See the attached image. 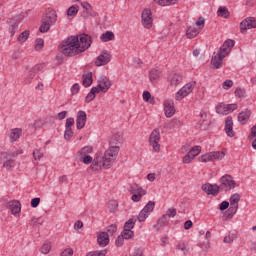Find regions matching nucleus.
I'll return each instance as SVG.
<instances>
[{
    "label": "nucleus",
    "instance_id": "nucleus-2",
    "mask_svg": "<svg viewBox=\"0 0 256 256\" xmlns=\"http://www.w3.org/2000/svg\"><path fill=\"white\" fill-rule=\"evenodd\" d=\"M237 183L233 180V176L225 174L220 178V185L217 184H203L201 189L207 195H217L219 191H231L235 189Z\"/></svg>",
    "mask_w": 256,
    "mask_h": 256
},
{
    "label": "nucleus",
    "instance_id": "nucleus-52",
    "mask_svg": "<svg viewBox=\"0 0 256 256\" xmlns=\"http://www.w3.org/2000/svg\"><path fill=\"white\" fill-rule=\"evenodd\" d=\"M13 165H15V160L9 159L4 162L3 167H5V169L9 171V169H11Z\"/></svg>",
    "mask_w": 256,
    "mask_h": 256
},
{
    "label": "nucleus",
    "instance_id": "nucleus-31",
    "mask_svg": "<svg viewBox=\"0 0 256 256\" xmlns=\"http://www.w3.org/2000/svg\"><path fill=\"white\" fill-rule=\"evenodd\" d=\"M142 210H144V212L148 215H151V213H153L155 210V202L149 201Z\"/></svg>",
    "mask_w": 256,
    "mask_h": 256
},
{
    "label": "nucleus",
    "instance_id": "nucleus-28",
    "mask_svg": "<svg viewBox=\"0 0 256 256\" xmlns=\"http://www.w3.org/2000/svg\"><path fill=\"white\" fill-rule=\"evenodd\" d=\"M90 169H92V171H99V169H101V157L98 156L92 160Z\"/></svg>",
    "mask_w": 256,
    "mask_h": 256
},
{
    "label": "nucleus",
    "instance_id": "nucleus-11",
    "mask_svg": "<svg viewBox=\"0 0 256 256\" xmlns=\"http://www.w3.org/2000/svg\"><path fill=\"white\" fill-rule=\"evenodd\" d=\"M131 193H135L132 195V201H134L135 203L141 201V197H143V195H147V191H145L143 188H141V186L137 184H134L131 187Z\"/></svg>",
    "mask_w": 256,
    "mask_h": 256
},
{
    "label": "nucleus",
    "instance_id": "nucleus-33",
    "mask_svg": "<svg viewBox=\"0 0 256 256\" xmlns=\"http://www.w3.org/2000/svg\"><path fill=\"white\" fill-rule=\"evenodd\" d=\"M142 96L143 100L146 101V103H149L150 105H155V98L151 97V92L144 91Z\"/></svg>",
    "mask_w": 256,
    "mask_h": 256
},
{
    "label": "nucleus",
    "instance_id": "nucleus-27",
    "mask_svg": "<svg viewBox=\"0 0 256 256\" xmlns=\"http://www.w3.org/2000/svg\"><path fill=\"white\" fill-rule=\"evenodd\" d=\"M160 76H161V72H159V70H157V69H152L149 73V79H150L151 83H155V82L159 81Z\"/></svg>",
    "mask_w": 256,
    "mask_h": 256
},
{
    "label": "nucleus",
    "instance_id": "nucleus-37",
    "mask_svg": "<svg viewBox=\"0 0 256 256\" xmlns=\"http://www.w3.org/2000/svg\"><path fill=\"white\" fill-rule=\"evenodd\" d=\"M18 27H19V24H17V20H15V19L10 20L9 32H10L12 35H15V33H16Z\"/></svg>",
    "mask_w": 256,
    "mask_h": 256
},
{
    "label": "nucleus",
    "instance_id": "nucleus-8",
    "mask_svg": "<svg viewBox=\"0 0 256 256\" xmlns=\"http://www.w3.org/2000/svg\"><path fill=\"white\" fill-rule=\"evenodd\" d=\"M141 19L145 29H151V27H153V14L151 13V9H144L142 11Z\"/></svg>",
    "mask_w": 256,
    "mask_h": 256
},
{
    "label": "nucleus",
    "instance_id": "nucleus-21",
    "mask_svg": "<svg viewBox=\"0 0 256 256\" xmlns=\"http://www.w3.org/2000/svg\"><path fill=\"white\" fill-rule=\"evenodd\" d=\"M82 83L84 87H91V85H93V72H84L82 75Z\"/></svg>",
    "mask_w": 256,
    "mask_h": 256
},
{
    "label": "nucleus",
    "instance_id": "nucleus-54",
    "mask_svg": "<svg viewBox=\"0 0 256 256\" xmlns=\"http://www.w3.org/2000/svg\"><path fill=\"white\" fill-rule=\"evenodd\" d=\"M164 215H166V219L168 217H172L173 218V217H175L177 215V210L175 208H169L167 210L166 214H164Z\"/></svg>",
    "mask_w": 256,
    "mask_h": 256
},
{
    "label": "nucleus",
    "instance_id": "nucleus-12",
    "mask_svg": "<svg viewBox=\"0 0 256 256\" xmlns=\"http://www.w3.org/2000/svg\"><path fill=\"white\" fill-rule=\"evenodd\" d=\"M110 61H111V53L107 50H104L97 57L95 65L96 67H101L102 65H107Z\"/></svg>",
    "mask_w": 256,
    "mask_h": 256
},
{
    "label": "nucleus",
    "instance_id": "nucleus-30",
    "mask_svg": "<svg viewBox=\"0 0 256 256\" xmlns=\"http://www.w3.org/2000/svg\"><path fill=\"white\" fill-rule=\"evenodd\" d=\"M237 239V231L229 232L227 236L224 237V243H233Z\"/></svg>",
    "mask_w": 256,
    "mask_h": 256
},
{
    "label": "nucleus",
    "instance_id": "nucleus-45",
    "mask_svg": "<svg viewBox=\"0 0 256 256\" xmlns=\"http://www.w3.org/2000/svg\"><path fill=\"white\" fill-rule=\"evenodd\" d=\"M133 235H135V233L133 232V230H123V232L121 233V236L124 237V239H132Z\"/></svg>",
    "mask_w": 256,
    "mask_h": 256
},
{
    "label": "nucleus",
    "instance_id": "nucleus-41",
    "mask_svg": "<svg viewBox=\"0 0 256 256\" xmlns=\"http://www.w3.org/2000/svg\"><path fill=\"white\" fill-rule=\"evenodd\" d=\"M212 155V161H221V159H223V157H225V152H220V151H216V152H210Z\"/></svg>",
    "mask_w": 256,
    "mask_h": 256
},
{
    "label": "nucleus",
    "instance_id": "nucleus-16",
    "mask_svg": "<svg viewBox=\"0 0 256 256\" xmlns=\"http://www.w3.org/2000/svg\"><path fill=\"white\" fill-rule=\"evenodd\" d=\"M7 209H9L12 215H17V213H21V202L17 200H12L7 203Z\"/></svg>",
    "mask_w": 256,
    "mask_h": 256
},
{
    "label": "nucleus",
    "instance_id": "nucleus-20",
    "mask_svg": "<svg viewBox=\"0 0 256 256\" xmlns=\"http://www.w3.org/2000/svg\"><path fill=\"white\" fill-rule=\"evenodd\" d=\"M97 243L100 247H107L109 245V233L101 232L98 234Z\"/></svg>",
    "mask_w": 256,
    "mask_h": 256
},
{
    "label": "nucleus",
    "instance_id": "nucleus-19",
    "mask_svg": "<svg viewBox=\"0 0 256 256\" xmlns=\"http://www.w3.org/2000/svg\"><path fill=\"white\" fill-rule=\"evenodd\" d=\"M167 225H169V219L167 218V215H162V217L153 225V228L156 229V231H161V229L167 227Z\"/></svg>",
    "mask_w": 256,
    "mask_h": 256
},
{
    "label": "nucleus",
    "instance_id": "nucleus-46",
    "mask_svg": "<svg viewBox=\"0 0 256 256\" xmlns=\"http://www.w3.org/2000/svg\"><path fill=\"white\" fill-rule=\"evenodd\" d=\"M147 217H149V214L145 212V210H141L137 217V220L139 221V223H143V221H145Z\"/></svg>",
    "mask_w": 256,
    "mask_h": 256
},
{
    "label": "nucleus",
    "instance_id": "nucleus-15",
    "mask_svg": "<svg viewBox=\"0 0 256 256\" xmlns=\"http://www.w3.org/2000/svg\"><path fill=\"white\" fill-rule=\"evenodd\" d=\"M112 85L113 84L111 83V80H109V78H107V76L100 77V84H98V87H99L100 91H102V93H107V91H109V89H111Z\"/></svg>",
    "mask_w": 256,
    "mask_h": 256
},
{
    "label": "nucleus",
    "instance_id": "nucleus-6",
    "mask_svg": "<svg viewBox=\"0 0 256 256\" xmlns=\"http://www.w3.org/2000/svg\"><path fill=\"white\" fill-rule=\"evenodd\" d=\"M160 141H161V133L159 132V129H154L150 134L149 143L152 149L156 152L161 151V145H159Z\"/></svg>",
    "mask_w": 256,
    "mask_h": 256
},
{
    "label": "nucleus",
    "instance_id": "nucleus-59",
    "mask_svg": "<svg viewBox=\"0 0 256 256\" xmlns=\"http://www.w3.org/2000/svg\"><path fill=\"white\" fill-rule=\"evenodd\" d=\"M223 89H231L233 87V80H226L222 84Z\"/></svg>",
    "mask_w": 256,
    "mask_h": 256
},
{
    "label": "nucleus",
    "instance_id": "nucleus-44",
    "mask_svg": "<svg viewBox=\"0 0 256 256\" xmlns=\"http://www.w3.org/2000/svg\"><path fill=\"white\" fill-rule=\"evenodd\" d=\"M81 6L83 7V9H85L88 13V17H95V13H91V4L87 3V2H82Z\"/></svg>",
    "mask_w": 256,
    "mask_h": 256
},
{
    "label": "nucleus",
    "instance_id": "nucleus-56",
    "mask_svg": "<svg viewBox=\"0 0 256 256\" xmlns=\"http://www.w3.org/2000/svg\"><path fill=\"white\" fill-rule=\"evenodd\" d=\"M107 233H109V235L117 233V224H111L110 226H108Z\"/></svg>",
    "mask_w": 256,
    "mask_h": 256
},
{
    "label": "nucleus",
    "instance_id": "nucleus-14",
    "mask_svg": "<svg viewBox=\"0 0 256 256\" xmlns=\"http://www.w3.org/2000/svg\"><path fill=\"white\" fill-rule=\"evenodd\" d=\"M86 123H87V113L83 110H79L77 112V117H76L77 129H79V130L83 129V127H85Z\"/></svg>",
    "mask_w": 256,
    "mask_h": 256
},
{
    "label": "nucleus",
    "instance_id": "nucleus-7",
    "mask_svg": "<svg viewBox=\"0 0 256 256\" xmlns=\"http://www.w3.org/2000/svg\"><path fill=\"white\" fill-rule=\"evenodd\" d=\"M196 82H190L183 86L177 93H176V101H181V99H184V97H187L190 93L193 92V89L195 88Z\"/></svg>",
    "mask_w": 256,
    "mask_h": 256
},
{
    "label": "nucleus",
    "instance_id": "nucleus-47",
    "mask_svg": "<svg viewBox=\"0 0 256 256\" xmlns=\"http://www.w3.org/2000/svg\"><path fill=\"white\" fill-rule=\"evenodd\" d=\"M45 44V41L42 38H38L35 41V50L41 51L43 49V45Z\"/></svg>",
    "mask_w": 256,
    "mask_h": 256
},
{
    "label": "nucleus",
    "instance_id": "nucleus-17",
    "mask_svg": "<svg viewBox=\"0 0 256 256\" xmlns=\"http://www.w3.org/2000/svg\"><path fill=\"white\" fill-rule=\"evenodd\" d=\"M225 132L227 137H235V131H233V117L228 116L225 120Z\"/></svg>",
    "mask_w": 256,
    "mask_h": 256
},
{
    "label": "nucleus",
    "instance_id": "nucleus-39",
    "mask_svg": "<svg viewBox=\"0 0 256 256\" xmlns=\"http://www.w3.org/2000/svg\"><path fill=\"white\" fill-rule=\"evenodd\" d=\"M155 3L161 5L162 7H166L167 5H175L179 0H154Z\"/></svg>",
    "mask_w": 256,
    "mask_h": 256
},
{
    "label": "nucleus",
    "instance_id": "nucleus-61",
    "mask_svg": "<svg viewBox=\"0 0 256 256\" xmlns=\"http://www.w3.org/2000/svg\"><path fill=\"white\" fill-rule=\"evenodd\" d=\"M254 137H256V125H254V126L251 128V132H250V134L248 135V141H252Z\"/></svg>",
    "mask_w": 256,
    "mask_h": 256
},
{
    "label": "nucleus",
    "instance_id": "nucleus-40",
    "mask_svg": "<svg viewBox=\"0 0 256 256\" xmlns=\"http://www.w3.org/2000/svg\"><path fill=\"white\" fill-rule=\"evenodd\" d=\"M198 161H200V163H208V161H213V156H212L211 152H209V153H206V154L200 156L198 158Z\"/></svg>",
    "mask_w": 256,
    "mask_h": 256
},
{
    "label": "nucleus",
    "instance_id": "nucleus-23",
    "mask_svg": "<svg viewBox=\"0 0 256 256\" xmlns=\"http://www.w3.org/2000/svg\"><path fill=\"white\" fill-rule=\"evenodd\" d=\"M223 59H225L223 56L216 54L211 58V65H213L215 69H221L223 67Z\"/></svg>",
    "mask_w": 256,
    "mask_h": 256
},
{
    "label": "nucleus",
    "instance_id": "nucleus-43",
    "mask_svg": "<svg viewBox=\"0 0 256 256\" xmlns=\"http://www.w3.org/2000/svg\"><path fill=\"white\" fill-rule=\"evenodd\" d=\"M189 154L192 155V158L195 159V157H197V155H199V153H201V146H194L192 147L189 152Z\"/></svg>",
    "mask_w": 256,
    "mask_h": 256
},
{
    "label": "nucleus",
    "instance_id": "nucleus-62",
    "mask_svg": "<svg viewBox=\"0 0 256 256\" xmlns=\"http://www.w3.org/2000/svg\"><path fill=\"white\" fill-rule=\"evenodd\" d=\"M123 241H125V238L122 235H119L115 241V245L117 247H121L123 245Z\"/></svg>",
    "mask_w": 256,
    "mask_h": 256
},
{
    "label": "nucleus",
    "instance_id": "nucleus-1",
    "mask_svg": "<svg viewBox=\"0 0 256 256\" xmlns=\"http://www.w3.org/2000/svg\"><path fill=\"white\" fill-rule=\"evenodd\" d=\"M92 43L93 40L89 34L70 36L61 44L62 53L66 57H75V55L85 53Z\"/></svg>",
    "mask_w": 256,
    "mask_h": 256
},
{
    "label": "nucleus",
    "instance_id": "nucleus-25",
    "mask_svg": "<svg viewBox=\"0 0 256 256\" xmlns=\"http://www.w3.org/2000/svg\"><path fill=\"white\" fill-rule=\"evenodd\" d=\"M21 133H23V130L20 128H14L10 132V141L11 143H15L19 137H21Z\"/></svg>",
    "mask_w": 256,
    "mask_h": 256
},
{
    "label": "nucleus",
    "instance_id": "nucleus-32",
    "mask_svg": "<svg viewBox=\"0 0 256 256\" xmlns=\"http://www.w3.org/2000/svg\"><path fill=\"white\" fill-rule=\"evenodd\" d=\"M135 223H137V219L130 218L128 221L124 224V230L126 231H132L133 227H135Z\"/></svg>",
    "mask_w": 256,
    "mask_h": 256
},
{
    "label": "nucleus",
    "instance_id": "nucleus-64",
    "mask_svg": "<svg viewBox=\"0 0 256 256\" xmlns=\"http://www.w3.org/2000/svg\"><path fill=\"white\" fill-rule=\"evenodd\" d=\"M60 256H73V249L64 250Z\"/></svg>",
    "mask_w": 256,
    "mask_h": 256
},
{
    "label": "nucleus",
    "instance_id": "nucleus-13",
    "mask_svg": "<svg viewBox=\"0 0 256 256\" xmlns=\"http://www.w3.org/2000/svg\"><path fill=\"white\" fill-rule=\"evenodd\" d=\"M255 28H256V20L254 17H248L240 23L241 33H245L247 29H255Z\"/></svg>",
    "mask_w": 256,
    "mask_h": 256
},
{
    "label": "nucleus",
    "instance_id": "nucleus-9",
    "mask_svg": "<svg viewBox=\"0 0 256 256\" xmlns=\"http://www.w3.org/2000/svg\"><path fill=\"white\" fill-rule=\"evenodd\" d=\"M235 109H237V104L220 103L216 106V113H219V115H229V113H233Z\"/></svg>",
    "mask_w": 256,
    "mask_h": 256
},
{
    "label": "nucleus",
    "instance_id": "nucleus-3",
    "mask_svg": "<svg viewBox=\"0 0 256 256\" xmlns=\"http://www.w3.org/2000/svg\"><path fill=\"white\" fill-rule=\"evenodd\" d=\"M117 141V136L110 140L111 147L105 151L103 156V168L109 169L117 159V155H119V146H115V142Z\"/></svg>",
    "mask_w": 256,
    "mask_h": 256
},
{
    "label": "nucleus",
    "instance_id": "nucleus-58",
    "mask_svg": "<svg viewBox=\"0 0 256 256\" xmlns=\"http://www.w3.org/2000/svg\"><path fill=\"white\" fill-rule=\"evenodd\" d=\"M193 156L188 152L182 159V163L189 164L193 160Z\"/></svg>",
    "mask_w": 256,
    "mask_h": 256
},
{
    "label": "nucleus",
    "instance_id": "nucleus-48",
    "mask_svg": "<svg viewBox=\"0 0 256 256\" xmlns=\"http://www.w3.org/2000/svg\"><path fill=\"white\" fill-rule=\"evenodd\" d=\"M105 255H107V250L92 251L87 253L86 256H105Z\"/></svg>",
    "mask_w": 256,
    "mask_h": 256
},
{
    "label": "nucleus",
    "instance_id": "nucleus-36",
    "mask_svg": "<svg viewBox=\"0 0 256 256\" xmlns=\"http://www.w3.org/2000/svg\"><path fill=\"white\" fill-rule=\"evenodd\" d=\"M50 251H51V242L44 243L40 248V252L42 253V255H49Z\"/></svg>",
    "mask_w": 256,
    "mask_h": 256
},
{
    "label": "nucleus",
    "instance_id": "nucleus-49",
    "mask_svg": "<svg viewBox=\"0 0 256 256\" xmlns=\"http://www.w3.org/2000/svg\"><path fill=\"white\" fill-rule=\"evenodd\" d=\"M176 249H178L179 251H183L184 253H189V247L187 246V244L185 243H179L176 246Z\"/></svg>",
    "mask_w": 256,
    "mask_h": 256
},
{
    "label": "nucleus",
    "instance_id": "nucleus-18",
    "mask_svg": "<svg viewBox=\"0 0 256 256\" xmlns=\"http://www.w3.org/2000/svg\"><path fill=\"white\" fill-rule=\"evenodd\" d=\"M164 112L165 116L171 118L175 115V106L173 105L172 101H165L164 102Z\"/></svg>",
    "mask_w": 256,
    "mask_h": 256
},
{
    "label": "nucleus",
    "instance_id": "nucleus-50",
    "mask_svg": "<svg viewBox=\"0 0 256 256\" xmlns=\"http://www.w3.org/2000/svg\"><path fill=\"white\" fill-rule=\"evenodd\" d=\"M75 125V119L73 117H69L66 119L65 129H71Z\"/></svg>",
    "mask_w": 256,
    "mask_h": 256
},
{
    "label": "nucleus",
    "instance_id": "nucleus-53",
    "mask_svg": "<svg viewBox=\"0 0 256 256\" xmlns=\"http://www.w3.org/2000/svg\"><path fill=\"white\" fill-rule=\"evenodd\" d=\"M73 137V129L72 128H66L65 133H64V138L66 141H69Z\"/></svg>",
    "mask_w": 256,
    "mask_h": 256
},
{
    "label": "nucleus",
    "instance_id": "nucleus-35",
    "mask_svg": "<svg viewBox=\"0 0 256 256\" xmlns=\"http://www.w3.org/2000/svg\"><path fill=\"white\" fill-rule=\"evenodd\" d=\"M218 17H224V19H227L230 15L229 10L223 6H220L218 8Z\"/></svg>",
    "mask_w": 256,
    "mask_h": 256
},
{
    "label": "nucleus",
    "instance_id": "nucleus-5",
    "mask_svg": "<svg viewBox=\"0 0 256 256\" xmlns=\"http://www.w3.org/2000/svg\"><path fill=\"white\" fill-rule=\"evenodd\" d=\"M231 207L225 212L224 217H233L235 213H237V209H239V201H241V195L239 193L233 194L230 199Z\"/></svg>",
    "mask_w": 256,
    "mask_h": 256
},
{
    "label": "nucleus",
    "instance_id": "nucleus-26",
    "mask_svg": "<svg viewBox=\"0 0 256 256\" xmlns=\"http://www.w3.org/2000/svg\"><path fill=\"white\" fill-rule=\"evenodd\" d=\"M197 35H199V29L196 27L190 26L186 31V36L188 39H195Z\"/></svg>",
    "mask_w": 256,
    "mask_h": 256
},
{
    "label": "nucleus",
    "instance_id": "nucleus-4",
    "mask_svg": "<svg viewBox=\"0 0 256 256\" xmlns=\"http://www.w3.org/2000/svg\"><path fill=\"white\" fill-rule=\"evenodd\" d=\"M55 23H57V11L48 9L42 17V24L39 27L40 33H47Z\"/></svg>",
    "mask_w": 256,
    "mask_h": 256
},
{
    "label": "nucleus",
    "instance_id": "nucleus-63",
    "mask_svg": "<svg viewBox=\"0 0 256 256\" xmlns=\"http://www.w3.org/2000/svg\"><path fill=\"white\" fill-rule=\"evenodd\" d=\"M79 89H80L79 83L74 84V85L71 87V93H72V95H77V93H79Z\"/></svg>",
    "mask_w": 256,
    "mask_h": 256
},
{
    "label": "nucleus",
    "instance_id": "nucleus-51",
    "mask_svg": "<svg viewBox=\"0 0 256 256\" xmlns=\"http://www.w3.org/2000/svg\"><path fill=\"white\" fill-rule=\"evenodd\" d=\"M81 161L84 163V165H89L90 163H93V157L89 155L81 156Z\"/></svg>",
    "mask_w": 256,
    "mask_h": 256
},
{
    "label": "nucleus",
    "instance_id": "nucleus-22",
    "mask_svg": "<svg viewBox=\"0 0 256 256\" xmlns=\"http://www.w3.org/2000/svg\"><path fill=\"white\" fill-rule=\"evenodd\" d=\"M249 117H251V110L244 109L238 114V121L241 123V125H245V123L249 121Z\"/></svg>",
    "mask_w": 256,
    "mask_h": 256
},
{
    "label": "nucleus",
    "instance_id": "nucleus-10",
    "mask_svg": "<svg viewBox=\"0 0 256 256\" xmlns=\"http://www.w3.org/2000/svg\"><path fill=\"white\" fill-rule=\"evenodd\" d=\"M235 47V41L228 39L226 40L223 45L220 47L217 55H220L221 57H227L229 53L231 52V49Z\"/></svg>",
    "mask_w": 256,
    "mask_h": 256
},
{
    "label": "nucleus",
    "instance_id": "nucleus-29",
    "mask_svg": "<svg viewBox=\"0 0 256 256\" xmlns=\"http://www.w3.org/2000/svg\"><path fill=\"white\" fill-rule=\"evenodd\" d=\"M181 81H183V77L179 74H174L171 77L170 85H171V87H177V85H179L181 83Z\"/></svg>",
    "mask_w": 256,
    "mask_h": 256
},
{
    "label": "nucleus",
    "instance_id": "nucleus-55",
    "mask_svg": "<svg viewBox=\"0 0 256 256\" xmlns=\"http://www.w3.org/2000/svg\"><path fill=\"white\" fill-rule=\"evenodd\" d=\"M117 207H119V204L117 203V201L115 200H111L109 203H108V209L110 211H115V209H117Z\"/></svg>",
    "mask_w": 256,
    "mask_h": 256
},
{
    "label": "nucleus",
    "instance_id": "nucleus-34",
    "mask_svg": "<svg viewBox=\"0 0 256 256\" xmlns=\"http://www.w3.org/2000/svg\"><path fill=\"white\" fill-rule=\"evenodd\" d=\"M93 153V147L92 146H84L79 152L78 155L80 157L87 156L89 154Z\"/></svg>",
    "mask_w": 256,
    "mask_h": 256
},
{
    "label": "nucleus",
    "instance_id": "nucleus-24",
    "mask_svg": "<svg viewBox=\"0 0 256 256\" xmlns=\"http://www.w3.org/2000/svg\"><path fill=\"white\" fill-rule=\"evenodd\" d=\"M114 40H115V33H113L112 31H106L100 36V41H102V43H109V41H114Z\"/></svg>",
    "mask_w": 256,
    "mask_h": 256
},
{
    "label": "nucleus",
    "instance_id": "nucleus-42",
    "mask_svg": "<svg viewBox=\"0 0 256 256\" xmlns=\"http://www.w3.org/2000/svg\"><path fill=\"white\" fill-rule=\"evenodd\" d=\"M29 39V30H25L18 36L19 43H25Z\"/></svg>",
    "mask_w": 256,
    "mask_h": 256
},
{
    "label": "nucleus",
    "instance_id": "nucleus-60",
    "mask_svg": "<svg viewBox=\"0 0 256 256\" xmlns=\"http://www.w3.org/2000/svg\"><path fill=\"white\" fill-rule=\"evenodd\" d=\"M39 203H41V198H33L31 200V207H33V209L39 207Z\"/></svg>",
    "mask_w": 256,
    "mask_h": 256
},
{
    "label": "nucleus",
    "instance_id": "nucleus-38",
    "mask_svg": "<svg viewBox=\"0 0 256 256\" xmlns=\"http://www.w3.org/2000/svg\"><path fill=\"white\" fill-rule=\"evenodd\" d=\"M79 13V6L78 5H73L67 10V15L68 17H75Z\"/></svg>",
    "mask_w": 256,
    "mask_h": 256
},
{
    "label": "nucleus",
    "instance_id": "nucleus-57",
    "mask_svg": "<svg viewBox=\"0 0 256 256\" xmlns=\"http://www.w3.org/2000/svg\"><path fill=\"white\" fill-rule=\"evenodd\" d=\"M33 157L35 161H39L43 157V152L41 150H34Z\"/></svg>",
    "mask_w": 256,
    "mask_h": 256
}]
</instances>
